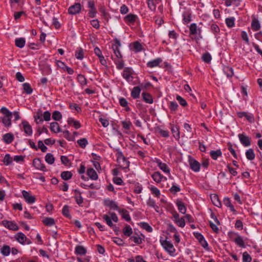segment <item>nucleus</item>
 <instances>
[{
  "label": "nucleus",
  "instance_id": "f257e3e1",
  "mask_svg": "<svg viewBox=\"0 0 262 262\" xmlns=\"http://www.w3.org/2000/svg\"><path fill=\"white\" fill-rule=\"evenodd\" d=\"M4 116L2 118V121L4 126L6 127H9L11 125V118L12 116V113L10 112L8 109L5 107H2L0 110Z\"/></svg>",
  "mask_w": 262,
  "mask_h": 262
},
{
  "label": "nucleus",
  "instance_id": "f03ea898",
  "mask_svg": "<svg viewBox=\"0 0 262 262\" xmlns=\"http://www.w3.org/2000/svg\"><path fill=\"white\" fill-rule=\"evenodd\" d=\"M160 242L161 245L168 253H169L170 255H172L174 253L176 250L170 241L160 239Z\"/></svg>",
  "mask_w": 262,
  "mask_h": 262
},
{
  "label": "nucleus",
  "instance_id": "7ed1b4c3",
  "mask_svg": "<svg viewBox=\"0 0 262 262\" xmlns=\"http://www.w3.org/2000/svg\"><path fill=\"white\" fill-rule=\"evenodd\" d=\"M133 70L130 67H125L122 72L123 77L128 82L132 81L133 80Z\"/></svg>",
  "mask_w": 262,
  "mask_h": 262
},
{
  "label": "nucleus",
  "instance_id": "20e7f679",
  "mask_svg": "<svg viewBox=\"0 0 262 262\" xmlns=\"http://www.w3.org/2000/svg\"><path fill=\"white\" fill-rule=\"evenodd\" d=\"M117 161L121 164V166L124 168H127L129 166V162L124 156L122 152H118L117 153Z\"/></svg>",
  "mask_w": 262,
  "mask_h": 262
},
{
  "label": "nucleus",
  "instance_id": "39448f33",
  "mask_svg": "<svg viewBox=\"0 0 262 262\" xmlns=\"http://www.w3.org/2000/svg\"><path fill=\"white\" fill-rule=\"evenodd\" d=\"M238 137L241 143L244 146L248 147L251 145V139L249 137L243 134H238Z\"/></svg>",
  "mask_w": 262,
  "mask_h": 262
},
{
  "label": "nucleus",
  "instance_id": "423d86ee",
  "mask_svg": "<svg viewBox=\"0 0 262 262\" xmlns=\"http://www.w3.org/2000/svg\"><path fill=\"white\" fill-rule=\"evenodd\" d=\"M2 224L6 228L12 230L13 231H17L18 230V226L12 221L4 220L2 222Z\"/></svg>",
  "mask_w": 262,
  "mask_h": 262
},
{
  "label": "nucleus",
  "instance_id": "0eeeda50",
  "mask_svg": "<svg viewBox=\"0 0 262 262\" xmlns=\"http://www.w3.org/2000/svg\"><path fill=\"white\" fill-rule=\"evenodd\" d=\"M114 42L115 44H114L112 46V49L113 50L114 53L117 58H122V55L119 49V47H120L121 46V43L119 40L118 39H115L114 40Z\"/></svg>",
  "mask_w": 262,
  "mask_h": 262
},
{
  "label": "nucleus",
  "instance_id": "6e6552de",
  "mask_svg": "<svg viewBox=\"0 0 262 262\" xmlns=\"http://www.w3.org/2000/svg\"><path fill=\"white\" fill-rule=\"evenodd\" d=\"M81 9V6L80 3H75L74 5L70 6L68 9V12L70 14L75 15L79 13Z\"/></svg>",
  "mask_w": 262,
  "mask_h": 262
},
{
  "label": "nucleus",
  "instance_id": "1a4fd4ad",
  "mask_svg": "<svg viewBox=\"0 0 262 262\" xmlns=\"http://www.w3.org/2000/svg\"><path fill=\"white\" fill-rule=\"evenodd\" d=\"M193 234L194 237L199 241V243L203 248L205 249L208 248V243L202 234L199 232H194Z\"/></svg>",
  "mask_w": 262,
  "mask_h": 262
},
{
  "label": "nucleus",
  "instance_id": "9d476101",
  "mask_svg": "<svg viewBox=\"0 0 262 262\" xmlns=\"http://www.w3.org/2000/svg\"><path fill=\"white\" fill-rule=\"evenodd\" d=\"M247 240V238L244 239L241 236L237 235L234 239L235 243L239 247L245 248L246 247V241Z\"/></svg>",
  "mask_w": 262,
  "mask_h": 262
},
{
  "label": "nucleus",
  "instance_id": "9b49d317",
  "mask_svg": "<svg viewBox=\"0 0 262 262\" xmlns=\"http://www.w3.org/2000/svg\"><path fill=\"white\" fill-rule=\"evenodd\" d=\"M104 205L108 207L110 209L117 210L119 211V209L117 203L113 200L110 199H105L104 200Z\"/></svg>",
  "mask_w": 262,
  "mask_h": 262
},
{
  "label": "nucleus",
  "instance_id": "f8f14e48",
  "mask_svg": "<svg viewBox=\"0 0 262 262\" xmlns=\"http://www.w3.org/2000/svg\"><path fill=\"white\" fill-rule=\"evenodd\" d=\"M22 194L25 200V201L28 203V204H33L36 201V198L33 195H31L29 192L26 191V190H23L22 191Z\"/></svg>",
  "mask_w": 262,
  "mask_h": 262
},
{
  "label": "nucleus",
  "instance_id": "ddd939ff",
  "mask_svg": "<svg viewBox=\"0 0 262 262\" xmlns=\"http://www.w3.org/2000/svg\"><path fill=\"white\" fill-rule=\"evenodd\" d=\"M201 29L198 28L196 24L195 23L191 24L189 26V32L190 34L192 35H198L199 36L201 35Z\"/></svg>",
  "mask_w": 262,
  "mask_h": 262
},
{
  "label": "nucleus",
  "instance_id": "4468645a",
  "mask_svg": "<svg viewBox=\"0 0 262 262\" xmlns=\"http://www.w3.org/2000/svg\"><path fill=\"white\" fill-rule=\"evenodd\" d=\"M33 165L35 167V168L37 169L43 171H46L47 170L45 165L42 163V161L39 158H36L34 159Z\"/></svg>",
  "mask_w": 262,
  "mask_h": 262
},
{
  "label": "nucleus",
  "instance_id": "2eb2a0df",
  "mask_svg": "<svg viewBox=\"0 0 262 262\" xmlns=\"http://www.w3.org/2000/svg\"><path fill=\"white\" fill-rule=\"evenodd\" d=\"M151 177L154 181L157 183H160L162 180L166 181V177L163 176L160 172L156 171L151 174Z\"/></svg>",
  "mask_w": 262,
  "mask_h": 262
},
{
  "label": "nucleus",
  "instance_id": "dca6fc26",
  "mask_svg": "<svg viewBox=\"0 0 262 262\" xmlns=\"http://www.w3.org/2000/svg\"><path fill=\"white\" fill-rule=\"evenodd\" d=\"M24 132L28 136H31L33 133L32 128L28 121L24 120L21 122Z\"/></svg>",
  "mask_w": 262,
  "mask_h": 262
},
{
  "label": "nucleus",
  "instance_id": "f3484780",
  "mask_svg": "<svg viewBox=\"0 0 262 262\" xmlns=\"http://www.w3.org/2000/svg\"><path fill=\"white\" fill-rule=\"evenodd\" d=\"M15 239L17 241L18 243L22 245L25 244L26 241L27 240V237L22 232H18L15 235Z\"/></svg>",
  "mask_w": 262,
  "mask_h": 262
},
{
  "label": "nucleus",
  "instance_id": "a211bd4d",
  "mask_svg": "<svg viewBox=\"0 0 262 262\" xmlns=\"http://www.w3.org/2000/svg\"><path fill=\"white\" fill-rule=\"evenodd\" d=\"M190 166L191 169L195 171L198 172L200 169V164L195 160L192 159L190 160Z\"/></svg>",
  "mask_w": 262,
  "mask_h": 262
},
{
  "label": "nucleus",
  "instance_id": "6ab92c4d",
  "mask_svg": "<svg viewBox=\"0 0 262 262\" xmlns=\"http://www.w3.org/2000/svg\"><path fill=\"white\" fill-rule=\"evenodd\" d=\"M75 192V199L77 203V204L81 206L83 202V199L82 197L81 196V193L79 190L75 189L74 190Z\"/></svg>",
  "mask_w": 262,
  "mask_h": 262
},
{
  "label": "nucleus",
  "instance_id": "aec40b11",
  "mask_svg": "<svg viewBox=\"0 0 262 262\" xmlns=\"http://www.w3.org/2000/svg\"><path fill=\"white\" fill-rule=\"evenodd\" d=\"M14 137L12 133H9L3 135V140L6 144H10L14 140Z\"/></svg>",
  "mask_w": 262,
  "mask_h": 262
},
{
  "label": "nucleus",
  "instance_id": "412c9836",
  "mask_svg": "<svg viewBox=\"0 0 262 262\" xmlns=\"http://www.w3.org/2000/svg\"><path fill=\"white\" fill-rule=\"evenodd\" d=\"M137 18V16L134 14H129L125 16L124 20L125 22L133 24L135 23Z\"/></svg>",
  "mask_w": 262,
  "mask_h": 262
},
{
  "label": "nucleus",
  "instance_id": "4be33fe9",
  "mask_svg": "<svg viewBox=\"0 0 262 262\" xmlns=\"http://www.w3.org/2000/svg\"><path fill=\"white\" fill-rule=\"evenodd\" d=\"M118 212L121 214L122 217L127 222H129L131 220L129 212L127 210L124 209H120Z\"/></svg>",
  "mask_w": 262,
  "mask_h": 262
},
{
  "label": "nucleus",
  "instance_id": "5701e85b",
  "mask_svg": "<svg viewBox=\"0 0 262 262\" xmlns=\"http://www.w3.org/2000/svg\"><path fill=\"white\" fill-rule=\"evenodd\" d=\"M162 59L160 58H156L153 60L149 61L147 63V66L149 68H152L158 66L161 62Z\"/></svg>",
  "mask_w": 262,
  "mask_h": 262
},
{
  "label": "nucleus",
  "instance_id": "b1692460",
  "mask_svg": "<svg viewBox=\"0 0 262 262\" xmlns=\"http://www.w3.org/2000/svg\"><path fill=\"white\" fill-rule=\"evenodd\" d=\"M143 100L146 103L151 104L153 103V99L151 95L147 93L143 92L142 94Z\"/></svg>",
  "mask_w": 262,
  "mask_h": 262
},
{
  "label": "nucleus",
  "instance_id": "393cba45",
  "mask_svg": "<svg viewBox=\"0 0 262 262\" xmlns=\"http://www.w3.org/2000/svg\"><path fill=\"white\" fill-rule=\"evenodd\" d=\"M87 174L90 179L93 180H96L98 179V174L96 171L93 168H89L87 170Z\"/></svg>",
  "mask_w": 262,
  "mask_h": 262
},
{
  "label": "nucleus",
  "instance_id": "a878e982",
  "mask_svg": "<svg viewBox=\"0 0 262 262\" xmlns=\"http://www.w3.org/2000/svg\"><path fill=\"white\" fill-rule=\"evenodd\" d=\"M191 13L189 11L184 12L183 13V21L185 24L189 23L191 20Z\"/></svg>",
  "mask_w": 262,
  "mask_h": 262
},
{
  "label": "nucleus",
  "instance_id": "bb28decb",
  "mask_svg": "<svg viewBox=\"0 0 262 262\" xmlns=\"http://www.w3.org/2000/svg\"><path fill=\"white\" fill-rule=\"evenodd\" d=\"M141 92V89L139 86H135L133 88L131 92V96L134 99H137L139 97Z\"/></svg>",
  "mask_w": 262,
  "mask_h": 262
},
{
  "label": "nucleus",
  "instance_id": "cd10ccee",
  "mask_svg": "<svg viewBox=\"0 0 262 262\" xmlns=\"http://www.w3.org/2000/svg\"><path fill=\"white\" fill-rule=\"evenodd\" d=\"M176 204L179 211L181 213L185 214L186 212V208L184 205V203H183L181 201L177 200Z\"/></svg>",
  "mask_w": 262,
  "mask_h": 262
},
{
  "label": "nucleus",
  "instance_id": "c85d7f7f",
  "mask_svg": "<svg viewBox=\"0 0 262 262\" xmlns=\"http://www.w3.org/2000/svg\"><path fill=\"white\" fill-rule=\"evenodd\" d=\"M26 43V40L24 38H17L15 40V46L19 48H23Z\"/></svg>",
  "mask_w": 262,
  "mask_h": 262
},
{
  "label": "nucleus",
  "instance_id": "c756f323",
  "mask_svg": "<svg viewBox=\"0 0 262 262\" xmlns=\"http://www.w3.org/2000/svg\"><path fill=\"white\" fill-rule=\"evenodd\" d=\"M223 203L224 204L230 208V210L233 212H235L236 210H235L233 205L231 204L230 200L228 198H224L223 200Z\"/></svg>",
  "mask_w": 262,
  "mask_h": 262
},
{
  "label": "nucleus",
  "instance_id": "7c9ffc66",
  "mask_svg": "<svg viewBox=\"0 0 262 262\" xmlns=\"http://www.w3.org/2000/svg\"><path fill=\"white\" fill-rule=\"evenodd\" d=\"M251 28L253 31H257L260 28V25L259 21L256 18H254L251 23Z\"/></svg>",
  "mask_w": 262,
  "mask_h": 262
},
{
  "label": "nucleus",
  "instance_id": "2f4dec72",
  "mask_svg": "<svg viewBox=\"0 0 262 262\" xmlns=\"http://www.w3.org/2000/svg\"><path fill=\"white\" fill-rule=\"evenodd\" d=\"M43 224L47 226H52L55 224L54 219L52 217H45L42 220Z\"/></svg>",
  "mask_w": 262,
  "mask_h": 262
},
{
  "label": "nucleus",
  "instance_id": "473e14b6",
  "mask_svg": "<svg viewBox=\"0 0 262 262\" xmlns=\"http://www.w3.org/2000/svg\"><path fill=\"white\" fill-rule=\"evenodd\" d=\"M210 198L211 200V201L212 202L213 204L217 206V207H221V203L219 200V197L217 195L214 194H212L210 196Z\"/></svg>",
  "mask_w": 262,
  "mask_h": 262
},
{
  "label": "nucleus",
  "instance_id": "72a5a7b5",
  "mask_svg": "<svg viewBox=\"0 0 262 262\" xmlns=\"http://www.w3.org/2000/svg\"><path fill=\"white\" fill-rule=\"evenodd\" d=\"M223 72L227 77H231L233 75V70L232 68L229 67H224Z\"/></svg>",
  "mask_w": 262,
  "mask_h": 262
},
{
  "label": "nucleus",
  "instance_id": "f704fd0d",
  "mask_svg": "<svg viewBox=\"0 0 262 262\" xmlns=\"http://www.w3.org/2000/svg\"><path fill=\"white\" fill-rule=\"evenodd\" d=\"M75 252L77 254L83 255L86 254V250L82 246H77L75 248Z\"/></svg>",
  "mask_w": 262,
  "mask_h": 262
},
{
  "label": "nucleus",
  "instance_id": "c9c22d12",
  "mask_svg": "<svg viewBox=\"0 0 262 262\" xmlns=\"http://www.w3.org/2000/svg\"><path fill=\"white\" fill-rule=\"evenodd\" d=\"M50 129L52 132L57 133L60 132L59 124L57 122H54L50 124Z\"/></svg>",
  "mask_w": 262,
  "mask_h": 262
},
{
  "label": "nucleus",
  "instance_id": "e433bc0d",
  "mask_svg": "<svg viewBox=\"0 0 262 262\" xmlns=\"http://www.w3.org/2000/svg\"><path fill=\"white\" fill-rule=\"evenodd\" d=\"M210 155L213 160H216L218 157L222 156V153L220 149H217L216 150H211Z\"/></svg>",
  "mask_w": 262,
  "mask_h": 262
},
{
  "label": "nucleus",
  "instance_id": "4c0bfd02",
  "mask_svg": "<svg viewBox=\"0 0 262 262\" xmlns=\"http://www.w3.org/2000/svg\"><path fill=\"white\" fill-rule=\"evenodd\" d=\"M119 104L121 106L125 108L126 111L129 112L130 110V108L128 106V103L124 98L122 97L119 99Z\"/></svg>",
  "mask_w": 262,
  "mask_h": 262
},
{
  "label": "nucleus",
  "instance_id": "58836bf2",
  "mask_svg": "<svg viewBox=\"0 0 262 262\" xmlns=\"http://www.w3.org/2000/svg\"><path fill=\"white\" fill-rule=\"evenodd\" d=\"M123 233L126 236H130L133 233L132 228L129 225H126L123 229Z\"/></svg>",
  "mask_w": 262,
  "mask_h": 262
},
{
  "label": "nucleus",
  "instance_id": "ea45409f",
  "mask_svg": "<svg viewBox=\"0 0 262 262\" xmlns=\"http://www.w3.org/2000/svg\"><path fill=\"white\" fill-rule=\"evenodd\" d=\"M246 156L249 160H253L255 159V155L252 148L248 149L246 152Z\"/></svg>",
  "mask_w": 262,
  "mask_h": 262
},
{
  "label": "nucleus",
  "instance_id": "a19ab883",
  "mask_svg": "<svg viewBox=\"0 0 262 262\" xmlns=\"http://www.w3.org/2000/svg\"><path fill=\"white\" fill-rule=\"evenodd\" d=\"M72 173L69 171H63L61 173L60 176L64 180H68L72 177Z\"/></svg>",
  "mask_w": 262,
  "mask_h": 262
},
{
  "label": "nucleus",
  "instance_id": "79ce46f5",
  "mask_svg": "<svg viewBox=\"0 0 262 262\" xmlns=\"http://www.w3.org/2000/svg\"><path fill=\"white\" fill-rule=\"evenodd\" d=\"M11 252V248L8 245H4L1 249V253L4 256H8Z\"/></svg>",
  "mask_w": 262,
  "mask_h": 262
},
{
  "label": "nucleus",
  "instance_id": "37998d69",
  "mask_svg": "<svg viewBox=\"0 0 262 262\" xmlns=\"http://www.w3.org/2000/svg\"><path fill=\"white\" fill-rule=\"evenodd\" d=\"M158 166L163 171L166 173H170V169L165 163H162L161 162H158Z\"/></svg>",
  "mask_w": 262,
  "mask_h": 262
},
{
  "label": "nucleus",
  "instance_id": "c03bdc74",
  "mask_svg": "<svg viewBox=\"0 0 262 262\" xmlns=\"http://www.w3.org/2000/svg\"><path fill=\"white\" fill-rule=\"evenodd\" d=\"M45 161L49 164H53L55 161V158L52 154L48 153L45 156Z\"/></svg>",
  "mask_w": 262,
  "mask_h": 262
},
{
  "label": "nucleus",
  "instance_id": "a18cd8bd",
  "mask_svg": "<svg viewBox=\"0 0 262 262\" xmlns=\"http://www.w3.org/2000/svg\"><path fill=\"white\" fill-rule=\"evenodd\" d=\"M23 90L27 94H31L33 90L29 83H24L23 84Z\"/></svg>",
  "mask_w": 262,
  "mask_h": 262
},
{
  "label": "nucleus",
  "instance_id": "49530a36",
  "mask_svg": "<svg viewBox=\"0 0 262 262\" xmlns=\"http://www.w3.org/2000/svg\"><path fill=\"white\" fill-rule=\"evenodd\" d=\"M147 205L149 207H152L155 209V210L158 212V209L159 207L156 205L155 200L151 198H149L147 202Z\"/></svg>",
  "mask_w": 262,
  "mask_h": 262
},
{
  "label": "nucleus",
  "instance_id": "de8ad7c7",
  "mask_svg": "<svg viewBox=\"0 0 262 262\" xmlns=\"http://www.w3.org/2000/svg\"><path fill=\"white\" fill-rule=\"evenodd\" d=\"M69 206L68 205H64L63 207L62 210V214L68 217V218H71V215L70 214V210H69Z\"/></svg>",
  "mask_w": 262,
  "mask_h": 262
},
{
  "label": "nucleus",
  "instance_id": "09e8293b",
  "mask_svg": "<svg viewBox=\"0 0 262 262\" xmlns=\"http://www.w3.org/2000/svg\"><path fill=\"white\" fill-rule=\"evenodd\" d=\"M42 116V114L40 111L37 112L36 115L34 116L35 121L37 124L41 123L43 121Z\"/></svg>",
  "mask_w": 262,
  "mask_h": 262
},
{
  "label": "nucleus",
  "instance_id": "8fccbe9b",
  "mask_svg": "<svg viewBox=\"0 0 262 262\" xmlns=\"http://www.w3.org/2000/svg\"><path fill=\"white\" fill-rule=\"evenodd\" d=\"M77 79L79 83L81 85H85L87 84V81L85 77L81 74H79L77 76Z\"/></svg>",
  "mask_w": 262,
  "mask_h": 262
},
{
  "label": "nucleus",
  "instance_id": "3c124183",
  "mask_svg": "<svg viewBox=\"0 0 262 262\" xmlns=\"http://www.w3.org/2000/svg\"><path fill=\"white\" fill-rule=\"evenodd\" d=\"M235 19L234 17L227 18L225 20L226 25L229 28H232L234 26Z\"/></svg>",
  "mask_w": 262,
  "mask_h": 262
},
{
  "label": "nucleus",
  "instance_id": "603ef678",
  "mask_svg": "<svg viewBox=\"0 0 262 262\" xmlns=\"http://www.w3.org/2000/svg\"><path fill=\"white\" fill-rule=\"evenodd\" d=\"M3 162L6 165H8L12 162V158L9 154H6L5 156Z\"/></svg>",
  "mask_w": 262,
  "mask_h": 262
},
{
  "label": "nucleus",
  "instance_id": "864d4df0",
  "mask_svg": "<svg viewBox=\"0 0 262 262\" xmlns=\"http://www.w3.org/2000/svg\"><path fill=\"white\" fill-rule=\"evenodd\" d=\"M62 118V115L60 112L56 111L53 113L52 118L55 121H59Z\"/></svg>",
  "mask_w": 262,
  "mask_h": 262
},
{
  "label": "nucleus",
  "instance_id": "5fc2aeb1",
  "mask_svg": "<svg viewBox=\"0 0 262 262\" xmlns=\"http://www.w3.org/2000/svg\"><path fill=\"white\" fill-rule=\"evenodd\" d=\"M169 107L170 111L173 113L177 110L178 107V104L175 101H171L170 102Z\"/></svg>",
  "mask_w": 262,
  "mask_h": 262
},
{
  "label": "nucleus",
  "instance_id": "6e6d98bb",
  "mask_svg": "<svg viewBox=\"0 0 262 262\" xmlns=\"http://www.w3.org/2000/svg\"><path fill=\"white\" fill-rule=\"evenodd\" d=\"M252 260L251 256L247 252H244L243 253V262H251Z\"/></svg>",
  "mask_w": 262,
  "mask_h": 262
},
{
  "label": "nucleus",
  "instance_id": "4d7b16f0",
  "mask_svg": "<svg viewBox=\"0 0 262 262\" xmlns=\"http://www.w3.org/2000/svg\"><path fill=\"white\" fill-rule=\"evenodd\" d=\"M77 143L82 148H84L88 144V142L85 138H82L78 140L77 141Z\"/></svg>",
  "mask_w": 262,
  "mask_h": 262
},
{
  "label": "nucleus",
  "instance_id": "13d9d810",
  "mask_svg": "<svg viewBox=\"0 0 262 262\" xmlns=\"http://www.w3.org/2000/svg\"><path fill=\"white\" fill-rule=\"evenodd\" d=\"M211 59L212 57L211 55L208 52L205 53L202 56L203 60L206 63H209L211 61Z\"/></svg>",
  "mask_w": 262,
  "mask_h": 262
},
{
  "label": "nucleus",
  "instance_id": "bf43d9fd",
  "mask_svg": "<svg viewBox=\"0 0 262 262\" xmlns=\"http://www.w3.org/2000/svg\"><path fill=\"white\" fill-rule=\"evenodd\" d=\"M103 219L106 222V224L108 225V226H110V227H113L114 225L112 221V220L108 215L106 214L103 215Z\"/></svg>",
  "mask_w": 262,
  "mask_h": 262
},
{
  "label": "nucleus",
  "instance_id": "052dcab7",
  "mask_svg": "<svg viewBox=\"0 0 262 262\" xmlns=\"http://www.w3.org/2000/svg\"><path fill=\"white\" fill-rule=\"evenodd\" d=\"M149 189L152 194H154L157 197L160 196L161 194L160 191L157 187L155 186H151Z\"/></svg>",
  "mask_w": 262,
  "mask_h": 262
},
{
  "label": "nucleus",
  "instance_id": "680f3d73",
  "mask_svg": "<svg viewBox=\"0 0 262 262\" xmlns=\"http://www.w3.org/2000/svg\"><path fill=\"white\" fill-rule=\"evenodd\" d=\"M133 48L136 52H140L142 50V47L141 43L138 41L134 42L133 43Z\"/></svg>",
  "mask_w": 262,
  "mask_h": 262
},
{
  "label": "nucleus",
  "instance_id": "e2e57ef3",
  "mask_svg": "<svg viewBox=\"0 0 262 262\" xmlns=\"http://www.w3.org/2000/svg\"><path fill=\"white\" fill-rule=\"evenodd\" d=\"M112 241H113V242H114L117 245L120 246H123L124 244L123 241L121 238L118 237H113Z\"/></svg>",
  "mask_w": 262,
  "mask_h": 262
},
{
  "label": "nucleus",
  "instance_id": "0e129e2a",
  "mask_svg": "<svg viewBox=\"0 0 262 262\" xmlns=\"http://www.w3.org/2000/svg\"><path fill=\"white\" fill-rule=\"evenodd\" d=\"M141 225L142 228L146 230L147 231L149 232H151L152 231V227L149 225V224L145 222H142L141 223Z\"/></svg>",
  "mask_w": 262,
  "mask_h": 262
},
{
  "label": "nucleus",
  "instance_id": "69168bd1",
  "mask_svg": "<svg viewBox=\"0 0 262 262\" xmlns=\"http://www.w3.org/2000/svg\"><path fill=\"white\" fill-rule=\"evenodd\" d=\"M75 57L80 60H81L83 58V50L81 48H79L75 52Z\"/></svg>",
  "mask_w": 262,
  "mask_h": 262
},
{
  "label": "nucleus",
  "instance_id": "338daca9",
  "mask_svg": "<svg viewBox=\"0 0 262 262\" xmlns=\"http://www.w3.org/2000/svg\"><path fill=\"white\" fill-rule=\"evenodd\" d=\"M176 99L179 101V103L183 106H186L187 105L186 101L181 96L177 95Z\"/></svg>",
  "mask_w": 262,
  "mask_h": 262
},
{
  "label": "nucleus",
  "instance_id": "774afa93",
  "mask_svg": "<svg viewBox=\"0 0 262 262\" xmlns=\"http://www.w3.org/2000/svg\"><path fill=\"white\" fill-rule=\"evenodd\" d=\"M180 190L181 189L180 187L176 185H172V187L169 189L170 192L173 194H176L177 192L180 191Z\"/></svg>",
  "mask_w": 262,
  "mask_h": 262
}]
</instances>
